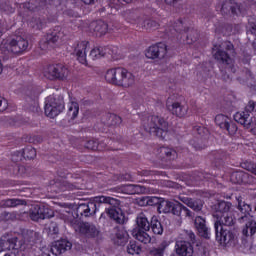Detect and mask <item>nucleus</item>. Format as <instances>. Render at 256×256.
I'll return each instance as SVG.
<instances>
[{
	"instance_id": "nucleus-1",
	"label": "nucleus",
	"mask_w": 256,
	"mask_h": 256,
	"mask_svg": "<svg viewBox=\"0 0 256 256\" xmlns=\"http://www.w3.org/2000/svg\"><path fill=\"white\" fill-rule=\"evenodd\" d=\"M165 35L187 45H193L199 40V32L195 28H191V23L187 18H180L168 26L165 29Z\"/></svg>"
},
{
	"instance_id": "nucleus-2",
	"label": "nucleus",
	"mask_w": 256,
	"mask_h": 256,
	"mask_svg": "<svg viewBox=\"0 0 256 256\" xmlns=\"http://www.w3.org/2000/svg\"><path fill=\"white\" fill-rule=\"evenodd\" d=\"M53 0H45L43 6L34 5L31 2H25L22 4L23 9H26L27 15H31L32 19L29 21L30 27L32 29H45L47 27V23H55L57 21V16H49L47 15V4L51 5Z\"/></svg>"
},
{
	"instance_id": "nucleus-3",
	"label": "nucleus",
	"mask_w": 256,
	"mask_h": 256,
	"mask_svg": "<svg viewBox=\"0 0 256 256\" xmlns=\"http://www.w3.org/2000/svg\"><path fill=\"white\" fill-rule=\"evenodd\" d=\"M143 127L147 133L158 137V139H161L162 141H167L169 139V131H167L169 123L162 117L156 115L149 116L148 122H143Z\"/></svg>"
},
{
	"instance_id": "nucleus-4",
	"label": "nucleus",
	"mask_w": 256,
	"mask_h": 256,
	"mask_svg": "<svg viewBox=\"0 0 256 256\" xmlns=\"http://www.w3.org/2000/svg\"><path fill=\"white\" fill-rule=\"evenodd\" d=\"M104 203L106 205H111L113 203V198L109 196H96L93 202H86L78 204V207L74 211V219H81L83 217H89L93 213H97V205Z\"/></svg>"
},
{
	"instance_id": "nucleus-5",
	"label": "nucleus",
	"mask_w": 256,
	"mask_h": 256,
	"mask_svg": "<svg viewBox=\"0 0 256 256\" xmlns=\"http://www.w3.org/2000/svg\"><path fill=\"white\" fill-rule=\"evenodd\" d=\"M215 239L220 247H235L237 245V233L233 228L221 226V223L214 222Z\"/></svg>"
},
{
	"instance_id": "nucleus-6",
	"label": "nucleus",
	"mask_w": 256,
	"mask_h": 256,
	"mask_svg": "<svg viewBox=\"0 0 256 256\" xmlns=\"http://www.w3.org/2000/svg\"><path fill=\"white\" fill-rule=\"evenodd\" d=\"M235 53V46L231 41H224L220 43H214L212 47V55L215 61L221 65H231L233 58L231 54Z\"/></svg>"
},
{
	"instance_id": "nucleus-7",
	"label": "nucleus",
	"mask_w": 256,
	"mask_h": 256,
	"mask_svg": "<svg viewBox=\"0 0 256 256\" xmlns=\"http://www.w3.org/2000/svg\"><path fill=\"white\" fill-rule=\"evenodd\" d=\"M238 210L240 211L238 221L240 223H245V221H247L245 227L242 230V235L244 237H250V239H253V235L256 233V221L252 218L250 219L251 205L243 201H238Z\"/></svg>"
},
{
	"instance_id": "nucleus-8",
	"label": "nucleus",
	"mask_w": 256,
	"mask_h": 256,
	"mask_svg": "<svg viewBox=\"0 0 256 256\" xmlns=\"http://www.w3.org/2000/svg\"><path fill=\"white\" fill-rule=\"evenodd\" d=\"M210 159H212V165L215 167L214 172H194L195 181H210L213 183L215 181V177H219V169H221V165H223V152L221 150L213 151L210 154Z\"/></svg>"
},
{
	"instance_id": "nucleus-9",
	"label": "nucleus",
	"mask_w": 256,
	"mask_h": 256,
	"mask_svg": "<svg viewBox=\"0 0 256 256\" xmlns=\"http://www.w3.org/2000/svg\"><path fill=\"white\" fill-rule=\"evenodd\" d=\"M209 129L207 127L197 124L192 127L193 139L189 140V145L194 151H203L209 145Z\"/></svg>"
},
{
	"instance_id": "nucleus-10",
	"label": "nucleus",
	"mask_w": 256,
	"mask_h": 256,
	"mask_svg": "<svg viewBox=\"0 0 256 256\" xmlns=\"http://www.w3.org/2000/svg\"><path fill=\"white\" fill-rule=\"evenodd\" d=\"M151 221L145 216V214L140 213L136 217V225L138 229H134L132 231V235L134 238L137 239V241H140V243H144V245H147L148 243H151V236L147 231L151 230Z\"/></svg>"
},
{
	"instance_id": "nucleus-11",
	"label": "nucleus",
	"mask_w": 256,
	"mask_h": 256,
	"mask_svg": "<svg viewBox=\"0 0 256 256\" xmlns=\"http://www.w3.org/2000/svg\"><path fill=\"white\" fill-rule=\"evenodd\" d=\"M157 209L159 213H171L172 215H176V217H181L182 213L186 217H193V212L179 201L171 202L169 200H161Z\"/></svg>"
},
{
	"instance_id": "nucleus-12",
	"label": "nucleus",
	"mask_w": 256,
	"mask_h": 256,
	"mask_svg": "<svg viewBox=\"0 0 256 256\" xmlns=\"http://www.w3.org/2000/svg\"><path fill=\"white\" fill-rule=\"evenodd\" d=\"M106 55H110V57L114 61H119V59H123V54H121V50H119V47L114 45L99 46L93 48L90 51L89 57L92 58L93 61H95L97 59H101V57H106Z\"/></svg>"
},
{
	"instance_id": "nucleus-13",
	"label": "nucleus",
	"mask_w": 256,
	"mask_h": 256,
	"mask_svg": "<svg viewBox=\"0 0 256 256\" xmlns=\"http://www.w3.org/2000/svg\"><path fill=\"white\" fill-rule=\"evenodd\" d=\"M189 148L178 147L177 150L162 146L158 149V158L162 163H166V165H171V161H175L178 156L186 157L189 155Z\"/></svg>"
},
{
	"instance_id": "nucleus-14",
	"label": "nucleus",
	"mask_w": 256,
	"mask_h": 256,
	"mask_svg": "<svg viewBox=\"0 0 256 256\" xmlns=\"http://www.w3.org/2000/svg\"><path fill=\"white\" fill-rule=\"evenodd\" d=\"M44 76L49 81H65L69 77V69L62 63L50 64L46 67Z\"/></svg>"
},
{
	"instance_id": "nucleus-15",
	"label": "nucleus",
	"mask_w": 256,
	"mask_h": 256,
	"mask_svg": "<svg viewBox=\"0 0 256 256\" xmlns=\"http://www.w3.org/2000/svg\"><path fill=\"white\" fill-rule=\"evenodd\" d=\"M65 109V102L53 96H48L45 100L44 113L46 117L54 119Z\"/></svg>"
},
{
	"instance_id": "nucleus-16",
	"label": "nucleus",
	"mask_w": 256,
	"mask_h": 256,
	"mask_svg": "<svg viewBox=\"0 0 256 256\" xmlns=\"http://www.w3.org/2000/svg\"><path fill=\"white\" fill-rule=\"evenodd\" d=\"M0 249L1 251H10V253L4 256H17L19 255V249H21V244L19 243V238L2 236L0 238Z\"/></svg>"
},
{
	"instance_id": "nucleus-17",
	"label": "nucleus",
	"mask_w": 256,
	"mask_h": 256,
	"mask_svg": "<svg viewBox=\"0 0 256 256\" xmlns=\"http://www.w3.org/2000/svg\"><path fill=\"white\" fill-rule=\"evenodd\" d=\"M63 37V32H61V26H55L54 29L49 30L43 38L39 41V47L42 51H45L49 45H55L59 39Z\"/></svg>"
},
{
	"instance_id": "nucleus-18",
	"label": "nucleus",
	"mask_w": 256,
	"mask_h": 256,
	"mask_svg": "<svg viewBox=\"0 0 256 256\" xmlns=\"http://www.w3.org/2000/svg\"><path fill=\"white\" fill-rule=\"evenodd\" d=\"M145 57L153 61H155V59H159V61L165 59V57H167V44L164 42L152 44L145 50Z\"/></svg>"
},
{
	"instance_id": "nucleus-19",
	"label": "nucleus",
	"mask_w": 256,
	"mask_h": 256,
	"mask_svg": "<svg viewBox=\"0 0 256 256\" xmlns=\"http://www.w3.org/2000/svg\"><path fill=\"white\" fill-rule=\"evenodd\" d=\"M215 124L222 129V131H227L229 135H235L237 133V124L233 123V120L227 115L218 114L215 116Z\"/></svg>"
},
{
	"instance_id": "nucleus-20",
	"label": "nucleus",
	"mask_w": 256,
	"mask_h": 256,
	"mask_svg": "<svg viewBox=\"0 0 256 256\" xmlns=\"http://www.w3.org/2000/svg\"><path fill=\"white\" fill-rule=\"evenodd\" d=\"M216 11H220L222 15H233L235 17L240 13L241 7L235 0H224L216 4Z\"/></svg>"
},
{
	"instance_id": "nucleus-21",
	"label": "nucleus",
	"mask_w": 256,
	"mask_h": 256,
	"mask_svg": "<svg viewBox=\"0 0 256 256\" xmlns=\"http://www.w3.org/2000/svg\"><path fill=\"white\" fill-rule=\"evenodd\" d=\"M9 49L14 55L25 53V51L29 49V41L21 36H18L16 39H12L9 42Z\"/></svg>"
},
{
	"instance_id": "nucleus-22",
	"label": "nucleus",
	"mask_w": 256,
	"mask_h": 256,
	"mask_svg": "<svg viewBox=\"0 0 256 256\" xmlns=\"http://www.w3.org/2000/svg\"><path fill=\"white\" fill-rule=\"evenodd\" d=\"M89 48V41L76 42L74 44V53L77 57V61L81 65L87 66V49Z\"/></svg>"
},
{
	"instance_id": "nucleus-23",
	"label": "nucleus",
	"mask_w": 256,
	"mask_h": 256,
	"mask_svg": "<svg viewBox=\"0 0 256 256\" xmlns=\"http://www.w3.org/2000/svg\"><path fill=\"white\" fill-rule=\"evenodd\" d=\"M207 221L201 216H196L194 220L195 228L198 231V235L203 239H211V229L207 227Z\"/></svg>"
},
{
	"instance_id": "nucleus-24",
	"label": "nucleus",
	"mask_w": 256,
	"mask_h": 256,
	"mask_svg": "<svg viewBox=\"0 0 256 256\" xmlns=\"http://www.w3.org/2000/svg\"><path fill=\"white\" fill-rule=\"evenodd\" d=\"M25 109L28 111H39V94L37 90L32 89L27 93Z\"/></svg>"
},
{
	"instance_id": "nucleus-25",
	"label": "nucleus",
	"mask_w": 256,
	"mask_h": 256,
	"mask_svg": "<svg viewBox=\"0 0 256 256\" xmlns=\"http://www.w3.org/2000/svg\"><path fill=\"white\" fill-rule=\"evenodd\" d=\"M89 29L96 37H103V35H107V31H109V24L103 20H95L90 23Z\"/></svg>"
},
{
	"instance_id": "nucleus-26",
	"label": "nucleus",
	"mask_w": 256,
	"mask_h": 256,
	"mask_svg": "<svg viewBox=\"0 0 256 256\" xmlns=\"http://www.w3.org/2000/svg\"><path fill=\"white\" fill-rule=\"evenodd\" d=\"M73 247V244L68 241L67 239H61L54 243V245L51 247V251L53 255L59 256L63 255L65 251L71 250Z\"/></svg>"
},
{
	"instance_id": "nucleus-27",
	"label": "nucleus",
	"mask_w": 256,
	"mask_h": 256,
	"mask_svg": "<svg viewBox=\"0 0 256 256\" xmlns=\"http://www.w3.org/2000/svg\"><path fill=\"white\" fill-rule=\"evenodd\" d=\"M166 107L172 115H176V117L180 118L185 117L189 111V107L181 104L180 102H173L172 104H169V101H167Z\"/></svg>"
},
{
	"instance_id": "nucleus-28",
	"label": "nucleus",
	"mask_w": 256,
	"mask_h": 256,
	"mask_svg": "<svg viewBox=\"0 0 256 256\" xmlns=\"http://www.w3.org/2000/svg\"><path fill=\"white\" fill-rule=\"evenodd\" d=\"M122 73L118 78L117 87H131L135 83V76L125 68H121Z\"/></svg>"
},
{
	"instance_id": "nucleus-29",
	"label": "nucleus",
	"mask_w": 256,
	"mask_h": 256,
	"mask_svg": "<svg viewBox=\"0 0 256 256\" xmlns=\"http://www.w3.org/2000/svg\"><path fill=\"white\" fill-rule=\"evenodd\" d=\"M234 121L240 125H243V127L246 129H251V125H253V117L245 110L236 112L234 114Z\"/></svg>"
},
{
	"instance_id": "nucleus-30",
	"label": "nucleus",
	"mask_w": 256,
	"mask_h": 256,
	"mask_svg": "<svg viewBox=\"0 0 256 256\" xmlns=\"http://www.w3.org/2000/svg\"><path fill=\"white\" fill-rule=\"evenodd\" d=\"M122 67H116L108 69L105 73V81L109 83V85H115L117 87L119 83V77L123 70Z\"/></svg>"
},
{
	"instance_id": "nucleus-31",
	"label": "nucleus",
	"mask_w": 256,
	"mask_h": 256,
	"mask_svg": "<svg viewBox=\"0 0 256 256\" xmlns=\"http://www.w3.org/2000/svg\"><path fill=\"white\" fill-rule=\"evenodd\" d=\"M236 221L237 217H235V212L230 211L222 214L221 217H217L215 223H220L222 227H230L231 229Z\"/></svg>"
},
{
	"instance_id": "nucleus-32",
	"label": "nucleus",
	"mask_w": 256,
	"mask_h": 256,
	"mask_svg": "<svg viewBox=\"0 0 256 256\" xmlns=\"http://www.w3.org/2000/svg\"><path fill=\"white\" fill-rule=\"evenodd\" d=\"M175 247H176L177 255H181V256L193 255V245H191V242L177 241Z\"/></svg>"
},
{
	"instance_id": "nucleus-33",
	"label": "nucleus",
	"mask_w": 256,
	"mask_h": 256,
	"mask_svg": "<svg viewBox=\"0 0 256 256\" xmlns=\"http://www.w3.org/2000/svg\"><path fill=\"white\" fill-rule=\"evenodd\" d=\"M103 142H99L95 139H89L85 142V149H90V151H105L107 150V143H109V139H104Z\"/></svg>"
},
{
	"instance_id": "nucleus-34",
	"label": "nucleus",
	"mask_w": 256,
	"mask_h": 256,
	"mask_svg": "<svg viewBox=\"0 0 256 256\" xmlns=\"http://www.w3.org/2000/svg\"><path fill=\"white\" fill-rule=\"evenodd\" d=\"M79 231L82 235H86V237H97L99 235V230L95 225H91L87 222H84L79 225Z\"/></svg>"
},
{
	"instance_id": "nucleus-35",
	"label": "nucleus",
	"mask_w": 256,
	"mask_h": 256,
	"mask_svg": "<svg viewBox=\"0 0 256 256\" xmlns=\"http://www.w3.org/2000/svg\"><path fill=\"white\" fill-rule=\"evenodd\" d=\"M106 213L108 217H110V219H113V221L118 224H123L125 221V215L123 214V212L115 207L106 209Z\"/></svg>"
},
{
	"instance_id": "nucleus-36",
	"label": "nucleus",
	"mask_w": 256,
	"mask_h": 256,
	"mask_svg": "<svg viewBox=\"0 0 256 256\" xmlns=\"http://www.w3.org/2000/svg\"><path fill=\"white\" fill-rule=\"evenodd\" d=\"M105 117L106 120L105 118H102V123L109 127H117V125H121V123H123V119L117 114L107 113Z\"/></svg>"
},
{
	"instance_id": "nucleus-37",
	"label": "nucleus",
	"mask_w": 256,
	"mask_h": 256,
	"mask_svg": "<svg viewBox=\"0 0 256 256\" xmlns=\"http://www.w3.org/2000/svg\"><path fill=\"white\" fill-rule=\"evenodd\" d=\"M75 189H83V179L78 178L76 182L63 181L60 184L59 191H73Z\"/></svg>"
},
{
	"instance_id": "nucleus-38",
	"label": "nucleus",
	"mask_w": 256,
	"mask_h": 256,
	"mask_svg": "<svg viewBox=\"0 0 256 256\" xmlns=\"http://www.w3.org/2000/svg\"><path fill=\"white\" fill-rule=\"evenodd\" d=\"M232 204L230 202L220 201L216 206V212L214 213V217H221L225 215V213L231 212Z\"/></svg>"
},
{
	"instance_id": "nucleus-39",
	"label": "nucleus",
	"mask_w": 256,
	"mask_h": 256,
	"mask_svg": "<svg viewBox=\"0 0 256 256\" xmlns=\"http://www.w3.org/2000/svg\"><path fill=\"white\" fill-rule=\"evenodd\" d=\"M150 229L154 235H163V224H161V220H159V217H151Z\"/></svg>"
},
{
	"instance_id": "nucleus-40",
	"label": "nucleus",
	"mask_w": 256,
	"mask_h": 256,
	"mask_svg": "<svg viewBox=\"0 0 256 256\" xmlns=\"http://www.w3.org/2000/svg\"><path fill=\"white\" fill-rule=\"evenodd\" d=\"M247 179H249V174L243 171H236V172H233L231 175V181H233V183H236L238 185L247 183Z\"/></svg>"
},
{
	"instance_id": "nucleus-41",
	"label": "nucleus",
	"mask_w": 256,
	"mask_h": 256,
	"mask_svg": "<svg viewBox=\"0 0 256 256\" xmlns=\"http://www.w3.org/2000/svg\"><path fill=\"white\" fill-rule=\"evenodd\" d=\"M23 159L31 161V159H35L37 157V150L33 146H26L22 151Z\"/></svg>"
},
{
	"instance_id": "nucleus-42",
	"label": "nucleus",
	"mask_w": 256,
	"mask_h": 256,
	"mask_svg": "<svg viewBox=\"0 0 256 256\" xmlns=\"http://www.w3.org/2000/svg\"><path fill=\"white\" fill-rule=\"evenodd\" d=\"M126 189L130 195H141L147 191L145 186L137 185V184H128Z\"/></svg>"
},
{
	"instance_id": "nucleus-43",
	"label": "nucleus",
	"mask_w": 256,
	"mask_h": 256,
	"mask_svg": "<svg viewBox=\"0 0 256 256\" xmlns=\"http://www.w3.org/2000/svg\"><path fill=\"white\" fill-rule=\"evenodd\" d=\"M67 115L72 120L73 119H77V116L79 115V103H77V102H70L68 104Z\"/></svg>"
},
{
	"instance_id": "nucleus-44",
	"label": "nucleus",
	"mask_w": 256,
	"mask_h": 256,
	"mask_svg": "<svg viewBox=\"0 0 256 256\" xmlns=\"http://www.w3.org/2000/svg\"><path fill=\"white\" fill-rule=\"evenodd\" d=\"M40 216L41 219H51V217H55V212L49 206L40 205Z\"/></svg>"
},
{
	"instance_id": "nucleus-45",
	"label": "nucleus",
	"mask_w": 256,
	"mask_h": 256,
	"mask_svg": "<svg viewBox=\"0 0 256 256\" xmlns=\"http://www.w3.org/2000/svg\"><path fill=\"white\" fill-rule=\"evenodd\" d=\"M19 205H23V200L12 198V199L2 200L0 202V207H17Z\"/></svg>"
},
{
	"instance_id": "nucleus-46",
	"label": "nucleus",
	"mask_w": 256,
	"mask_h": 256,
	"mask_svg": "<svg viewBox=\"0 0 256 256\" xmlns=\"http://www.w3.org/2000/svg\"><path fill=\"white\" fill-rule=\"evenodd\" d=\"M29 217L32 221H39L41 219V206H33L29 211Z\"/></svg>"
},
{
	"instance_id": "nucleus-47",
	"label": "nucleus",
	"mask_w": 256,
	"mask_h": 256,
	"mask_svg": "<svg viewBox=\"0 0 256 256\" xmlns=\"http://www.w3.org/2000/svg\"><path fill=\"white\" fill-rule=\"evenodd\" d=\"M117 3H133V0H113L112 3L109 4V8L111 9V14H115L117 13V11H119L121 9V5L117 4Z\"/></svg>"
},
{
	"instance_id": "nucleus-48",
	"label": "nucleus",
	"mask_w": 256,
	"mask_h": 256,
	"mask_svg": "<svg viewBox=\"0 0 256 256\" xmlns=\"http://www.w3.org/2000/svg\"><path fill=\"white\" fill-rule=\"evenodd\" d=\"M127 253L129 255H139V253H141V247L136 241H130L127 246Z\"/></svg>"
},
{
	"instance_id": "nucleus-49",
	"label": "nucleus",
	"mask_w": 256,
	"mask_h": 256,
	"mask_svg": "<svg viewBox=\"0 0 256 256\" xmlns=\"http://www.w3.org/2000/svg\"><path fill=\"white\" fill-rule=\"evenodd\" d=\"M188 207L192 209L193 211L199 212L203 209V201L200 199H193L190 200V204H188Z\"/></svg>"
},
{
	"instance_id": "nucleus-50",
	"label": "nucleus",
	"mask_w": 256,
	"mask_h": 256,
	"mask_svg": "<svg viewBox=\"0 0 256 256\" xmlns=\"http://www.w3.org/2000/svg\"><path fill=\"white\" fill-rule=\"evenodd\" d=\"M202 75L208 79L215 75V70L213 69L211 63H205V68L202 70Z\"/></svg>"
},
{
	"instance_id": "nucleus-51",
	"label": "nucleus",
	"mask_w": 256,
	"mask_h": 256,
	"mask_svg": "<svg viewBox=\"0 0 256 256\" xmlns=\"http://www.w3.org/2000/svg\"><path fill=\"white\" fill-rule=\"evenodd\" d=\"M161 198L157 197V196H149L146 200L147 205H149L150 207H155V205H158L159 207V203H161Z\"/></svg>"
},
{
	"instance_id": "nucleus-52",
	"label": "nucleus",
	"mask_w": 256,
	"mask_h": 256,
	"mask_svg": "<svg viewBox=\"0 0 256 256\" xmlns=\"http://www.w3.org/2000/svg\"><path fill=\"white\" fill-rule=\"evenodd\" d=\"M125 16V20L127 21V23H131V25H137V23H139V19H135L133 17H135V14L131 11L126 12Z\"/></svg>"
},
{
	"instance_id": "nucleus-53",
	"label": "nucleus",
	"mask_w": 256,
	"mask_h": 256,
	"mask_svg": "<svg viewBox=\"0 0 256 256\" xmlns=\"http://www.w3.org/2000/svg\"><path fill=\"white\" fill-rule=\"evenodd\" d=\"M245 112L248 113V114H252V113H255L256 111V102L253 101V100H250L248 102V104L245 106L244 108Z\"/></svg>"
},
{
	"instance_id": "nucleus-54",
	"label": "nucleus",
	"mask_w": 256,
	"mask_h": 256,
	"mask_svg": "<svg viewBox=\"0 0 256 256\" xmlns=\"http://www.w3.org/2000/svg\"><path fill=\"white\" fill-rule=\"evenodd\" d=\"M144 27L145 29H159V23L155 20H146L144 21Z\"/></svg>"
},
{
	"instance_id": "nucleus-55",
	"label": "nucleus",
	"mask_w": 256,
	"mask_h": 256,
	"mask_svg": "<svg viewBox=\"0 0 256 256\" xmlns=\"http://www.w3.org/2000/svg\"><path fill=\"white\" fill-rule=\"evenodd\" d=\"M151 256H163L165 255V246L159 247V248H153L150 250Z\"/></svg>"
},
{
	"instance_id": "nucleus-56",
	"label": "nucleus",
	"mask_w": 256,
	"mask_h": 256,
	"mask_svg": "<svg viewBox=\"0 0 256 256\" xmlns=\"http://www.w3.org/2000/svg\"><path fill=\"white\" fill-rule=\"evenodd\" d=\"M28 142L33 143L34 145H37V143L43 142V137L40 135H30L28 137Z\"/></svg>"
},
{
	"instance_id": "nucleus-57",
	"label": "nucleus",
	"mask_w": 256,
	"mask_h": 256,
	"mask_svg": "<svg viewBox=\"0 0 256 256\" xmlns=\"http://www.w3.org/2000/svg\"><path fill=\"white\" fill-rule=\"evenodd\" d=\"M23 154L21 153V151H15L12 154V161L13 163H19V161H23Z\"/></svg>"
},
{
	"instance_id": "nucleus-58",
	"label": "nucleus",
	"mask_w": 256,
	"mask_h": 256,
	"mask_svg": "<svg viewBox=\"0 0 256 256\" xmlns=\"http://www.w3.org/2000/svg\"><path fill=\"white\" fill-rule=\"evenodd\" d=\"M117 239H120V241H125L127 239V232L124 230H119L116 233Z\"/></svg>"
},
{
	"instance_id": "nucleus-59",
	"label": "nucleus",
	"mask_w": 256,
	"mask_h": 256,
	"mask_svg": "<svg viewBox=\"0 0 256 256\" xmlns=\"http://www.w3.org/2000/svg\"><path fill=\"white\" fill-rule=\"evenodd\" d=\"M13 167L17 171V173L13 172V175H20L22 177L24 167L22 165H18V164H15Z\"/></svg>"
},
{
	"instance_id": "nucleus-60",
	"label": "nucleus",
	"mask_w": 256,
	"mask_h": 256,
	"mask_svg": "<svg viewBox=\"0 0 256 256\" xmlns=\"http://www.w3.org/2000/svg\"><path fill=\"white\" fill-rule=\"evenodd\" d=\"M0 9L5 11V13H13V8L9 4H2L0 5Z\"/></svg>"
},
{
	"instance_id": "nucleus-61",
	"label": "nucleus",
	"mask_w": 256,
	"mask_h": 256,
	"mask_svg": "<svg viewBox=\"0 0 256 256\" xmlns=\"http://www.w3.org/2000/svg\"><path fill=\"white\" fill-rule=\"evenodd\" d=\"M166 5H170V7H175L179 4V1L181 0H164Z\"/></svg>"
},
{
	"instance_id": "nucleus-62",
	"label": "nucleus",
	"mask_w": 256,
	"mask_h": 256,
	"mask_svg": "<svg viewBox=\"0 0 256 256\" xmlns=\"http://www.w3.org/2000/svg\"><path fill=\"white\" fill-rule=\"evenodd\" d=\"M179 199L180 201H182V203L187 205V207H189V204L191 203V200H192V198H189V197H180Z\"/></svg>"
},
{
	"instance_id": "nucleus-63",
	"label": "nucleus",
	"mask_w": 256,
	"mask_h": 256,
	"mask_svg": "<svg viewBox=\"0 0 256 256\" xmlns=\"http://www.w3.org/2000/svg\"><path fill=\"white\" fill-rule=\"evenodd\" d=\"M5 109H7V103H5L3 105V98L0 97V113H2L3 111H5Z\"/></svg>"
},
{
	"instance_id": "nucleus-64",
	"label": "nucleus",
	"mask_w": 256,
	"mask_h": 256,
	"mask_svg": "<svg viewBox=\"0 0 256 256\" xmlns=\"http://www.w3.org/2000/svg\"><path fill=\"white\" fill-rule=\"evenodd\" d=\"M222 79L225 82L231 81V77L227 73H223V72H222Z\"/></svg>"
}]
</instances>
